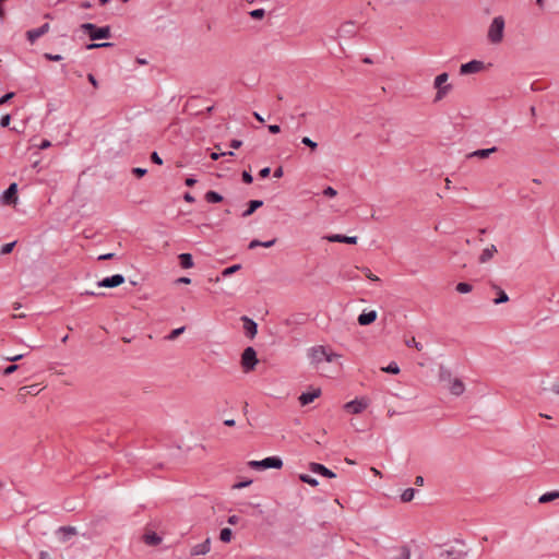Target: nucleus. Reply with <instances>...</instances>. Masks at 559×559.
I'll list each match as a JSON object with an SVG mask.
<instances>
[{
  "label": "nucleus",
  "mask_w": 559,
  "mask_h": 559,
  "mask_svg": "<svg viewBox=\"0 0 559 559\" xmlns=\"http://www.w3.org/2000/svg\"><path fill=\"white\" fill-rule=\"evenodd\" d=\"M185 329H186L185 326H181V328L173 330L169 333V335L167 336V338L170 340V341L176 340L181 333H183Z\"/></svg>",
  "instance_id": "42"
},
{
  "label": "nucleus",
  "mask_w": 559,
  "mask_h": 559,
  "mask_svg": "<svg viewBox=\"0 0 559 559\" xmlns=\"http://www.w3.org/2000/svg\"><path fill=\"white\" fill-rule=\"evenodd\" d=\"M556 499H559V490H554V491H548L546 493H543L539 497L538 502L539 503H548Z\"/></svg>",
  "instance_id": "28"
},
{
  "label": "nucleus",
  "mask_w": 559,
  "mask_h": 559,
  "mask_svg": "<svg viewBox=\"0 0 559 559\" xmlns=\"http://www.w3.org/2000/svg\"><path fill=\"white\" fill-rule=\"evenodd\" d=\"M243 322V331L247 337L253 338L258 333V324L247 316L241 317Z\"/></svg>",
  "instance_id": "12"
},
{
  "label": "nucleus",
  "mask_w": 559,
  "mask_h": 559,
  "mask_svg": "<svg viewBox=\"0 0 559 559\" xmlns=\"http://www.w3.org/2000/svg\"><path fill=\"white\" fill-rule=\"evenodd\" d=\"M257 352L253 347L249 346L245 348L241 354V367L245 372L252 371L258 364Z\"/></svg>",
  "instance_id": "5"
},
{
  "label": "nucleus",
  "mask_w": 559,
  "mask_h": 559,
  "mask_svg": "<svg viewBox=\"0 0 559 559\" xmlns=\"http://www.w3.org/2000/svg\"><path fill=\"white\" fill-rule=\"evenodd\" d=\"M211 549V539L206 538L203 543L193 546L191 549L192 556L206 555Z\"/></svg>",
  "instance_id": "19"
},
{
  "label": "nucleus",
  "mask_w": 559,
  "mask_h": 559,
  "mask_svg": "<svg viewBox=\"0 0 559 559\" xmlns=\"http://www.w3.org/2000/svg\"><path fill=\"white\" fill-rule=\"evenodd\" d=\"M249 14L254 20H261L264 17L265 11H264V9H255V10H252Z\"/></svg>",
  "instance_id": "41"
},
{
  "label": "nucleus",
  "mask_w": 559,
  "mask_h": 559,
  "mask_svg": "<svg viewBox=\"0 0 559 559\" xmlns=\"http://www.w3.org/2000/svg\"><path fill=\"white\" fill-rule=\"evenodd\" d=\"M461 555V552H457L455 550H444L440 554V557L443 559H459Z\"/></svg>",
  "instance_id": "35"
},
{
  "label": "nucleus",
  "mask_w": 559,
  "mask_h": 559,
  "mask_svg": "<svg viewBox=\"0 0 559 559\" xmlns=\"http://www.w3.org/2000/svg\"><path fill=\"white\" fill-rule=\"evenodd\" d=\"M82 31L88 35L91 40L107 39L111 36V29L109 25L97 26L93 23H84L81 25Z\"/></svg>",
  "instance_id": "1"
},
{
  "label": "nucleus",
  "mask_w": 559,
  "mask_h": 559,
  "mask_svg": "<svg viewBox=\"0 0 559 559\" xmlns=\"http://www.w3.org/2000/svg\"><path fill=\"white\" fill-rule=\"evenodd\" d=\"M322 193L324 197L334 198L337 194V191L333 187L329 186L323 190Z\"/></svg>",
  "instance_id": "45"
},
{
  "label": "nucleus",
  "mask_w": 559,
  "mask_h": 559,
  "mask_svg": "<svg viewBox=\"0 0 559 559\" xmlns=\"http://www.w3.org/2000/svg\"><path fill=\"white\" fill-rule=\"evenodd\" d=\"M503 32H504V19L503 16L499 15L493 17L489 29H488V40L491 44H499L503 39Z\"/></svg>",
  "instance_id": "2"
},
{
  "label": "nucleus",
  "mask_w": 559,
  "mask_h": 559,
  "mask_svg": "<svg viewBox=\"0 0 559 559\" xmlns=\"http://www.w3.org/2000/svg\"><path fill=\"white\" fill-rule=\"evenodd\" d=\"M10 122H11V116L10 115H4V116H2L0 118V126L2 128L9 127Z\"/></svg>",
  "instance_id": "52"
},
{
  "label": "nucleus",
  "mask_w": 559,
  "mask_h": 559,
  "mask_svg": "<svg viewBox=\"0 0 559 559\" xmlns=\"http://www.w3.org/2000/svg\"><path fill=\"white\" fill-rule=\"evenodd\" d=\"M309 469L312 473H316V474L321 475L323 477H328V478L336 477V474L333 471L329 469L328 467H325L321 463L311 462L309 464Z\"/></svg>",
  "instance_id": "13"
},
{
  "label": "nucleus",
  "mask_w": 559,
  "mask_h": 559,
  "mask_svg": "<svg viewBox=\"0 0 559 559\" xmlns=\"http://www.w3.org/2000/svg\"><path fill=\"white\" fill-rule=\"evenodd\" d=\"M498 148L496 146H492L490 148H481L474 151L467 155L468 158L471 157H479V158H487L490 156V154L497 152Z\"/></svg>",
  "instance_id": "20"
},
{
  "label": "nucleus",
  "mask_w": 559,
  "mask_h": 559,
  "mask_svg": "<svg viewBox=\"0 0 559 559\" xmlns=\"http://www.w3.org/2000/svg\"><path fill=\"white\" fill-rule=\"evenodd\" d=\"M271 174V168L270 167H264L262 168L260 171H259V176L260 178H267Z\"/></svg>",
  "instance_id": "54"
},
{
  "label": "nucleus",
  "mask_w": 559,
  "mask_h": 559,
  "mask_svg": "<svg viewBox=\"0 0 559 559\" xmlns=\"http://www.w3.org/2000/svg\"><path fill=\"white\" fill-rule=\"evenodd\" d=\"M24 356H25L24 354H20V355H15V356L7 357L5 359H7L8 361L15 362V361L21 360Z\"/></svg>",
  "instance_id": "62"
},
{
  "label": "nucleus",
  "mask_w": 559,
  "mask_h": 559,
  "mask_svg": "<svg viewBox=\"0 0 559 559\" xmlns=\"http://www.w3.org/2000/svg\"><path fill=\"white\" fill-rule=\"evenodd\" d=\"M492 288L497 289V298L493 299V302L496 305H500V304H504L507 301H509V296L507 295V293L501 289L500 287H498L496 284H491Z\"/></svg>",
  "instance_id": "27"
},
{
  "label": "nucleus",
  "mask_w": 559,
  "mask_h": 559,
  "mask_svg": "<svg viewBox=\"0 0 559 559\" xmlns=\"http://www.w3.org/2000/svg\"><path fill=\"white\" fill-rule=\"evenodd\" d=\"M146 173H147V170L145 168H141V167H135L132 169V174L136 178H142Z\"/></svg>",
  "instance_id": "49"
},
{
  "label": "nucleus",
  "mask_w": 559,
  "mask_h": 559,
  "mask_svg": "<svg viewBox=\"0 0 559 559\" xmlns=\"http://www.w3.org/2000/svg\"><path fill=\"white\" fill-rule=\"evenodd\" d=\"M15 245H16V241H12V242L3 245L1 247V249H0V253L1 254H9V253H11L13 248L15 247Z\"/></svg>",
  "instance_id": "39"
},
{
  "label": "nucleus",
  "mask_w": 559,
  "mask_h": 559,
  "mask_svg": "<svg viewBox=\"0 0 559 559\" xmlns=\"http://www.w3.org/2000/svg\"><path fill=\"white\" fill-rule=\"evenodd\" d=\"M337 357H338L337 354L326 352V355H324V360H326L328 362H332Z\"/></svg>",
  "instance_id": "58"
},
{
  "label": "nucleus",
  "mask_w": 559,
  "mask_h": 559,
  "mask_svg": "<svg viewBox=\"0 0 559 559\" xmlns=\"http://www.w3.org/2000/svg\"><path fill=\"white\" fill-rule=\"evenodd\" d=\"M324 355H326L324 346H314L309 350V357L313 364H319L324 360Z\"/></svg>",
  "instance_id": "16"
},
{
  "label": "nucleus",
  "mask_w": 559,
  "mask_h": 559,
  "mask_svg": "<svg viewBox=\"0 0 559 559\" xmlns=\"http://www.w3.org/2000/svg\"><path fill=\"white\" fill-rule=\"evenodd\" d=\"M14 95L15 94L13 92H8L4 95H2L0 97V105H4L5 103H8L10 99L14 97Z\"/></svg>",
  "instance_id": "50"
},
{
  "label": "nucleus",
  "mask_w": 559,
  "mask_h": 559,
  "mask_svg": "<svg viewBox=\"0 0 559 559\" xmlns=\"http://www.w3.org/2000/svg\"><path fill=\"white\" fill-rule=\"evenodd\" d=\"M142 540L147 546H158L162 543L163 538L156 532L152 530H146L142 536Z\"/></svg>",
  "instance_id": "14"
},
{
  "label": "nucleus",
  "mask_w": 559,
  "mask_h": 559,
  "mask_svg": "<svg viewBox=\"0 0 559 559\" xmlns=\"http://www.w3.org/2000/svg\"><path fill=\"white\" fill-rule=\"evenodd\" d=\"M204 199L209 203H219L224 200L223 195L214 190H210L205 193Z\"/></svg>",
  "instance_id": "29"
},
{
  "label": "nucleus",
  "mask_w": 559,
  "mask_h": 559,
  "mask_svg": "<svg viewBox=\"0 0 559 559\" xmlns=\"http://www.w3.org/2000/svg\"><path fill=\"white\" fill-rule=\"evenodd\" d=\"M197 182L198 180L193 177H188L185 181L187 187H193Z\"/></svg>",
  "instance_id": "64"
},
{
  "label": "nucleus",
  "mask_w": 559,
  "mask_h": 559,
  "mask_svg": "<svg viewBox=\"0 0 559 559\" xmlns=\"http://www.w3.org/2000/svg\"><path fill=\"white\" fill-rule=\"evenodd\" d=\"M484 69H485V64L483 61L471 60L466 63L461 64L460 74L461 75L474 74V73L480 72Z\"/></svg>",
  "instance_id": "6"
},
{
  "label": "nucleus",
  "mask_w": 559,
  "mask_h": 559,
  "mask_svg": "<svg viewBox=\"0 0 559 559\" xmlns=\"http://www.w3.org/2000/svg\"><path fill=\"white\" fill-rule=\"evenodd\" d=\"M383 372L397 374L400 372V367L395 361H391L386 367L381 368Z\"/></svg>",
  "instance_id": "32"
},
{
  "label": "nucleus",
  "mask_w": 559,
  "mask_h": 559,
  "mask_svg": "<svg viewBox=\"0 0 559 559\" xmlns=\"http://www.w3.org/2000/svg\"><path fill=\"white\" fill-rule=\"evenodd\" d=\"M497 252V247L495 245H491L490 247L488 248H485L480 255H479V262L480 263H486L488 262L492 257L493 254Z\"/></svg>",
  "instance_id": "23"
},
{
  "label": "nucleus",
  "mask_w": 559,
  "mask_h": 559,
  "mask_svg": "<svg viewBox=\"0 0 559 559\" xmlns=\"http://www.w3.org/2000/svg\"><path fill=\"white\" fill-rule=\"evenodd\" d=\"M449 74L447 72L440 73L435 78L433 87L437 88V93L433 102L438 103L445 97V95L452 90V84H447Z\"/></svg>",
  "instance_id": "3"
},
{
  "label": "nucleus",
  "mask_w": 559,
  "mask_h": 559,
  "mask_svg": "<svg viewBox=\"0 0 559 559\" xmlns=\"http://www.w3.org/2000/svg\"><path fill=\"white\" fill-rule=\"evenodd\" d=\"M183 200H185L186 202H189V203H193V202H195V198H194L191 193H189V192H186V193L183 194Z\"/></svg>",
  "instance_id": "63"
},
{
  "label": "nucleus",
  "mask_w": 559,
  "mask_h": 559,
  "mask_svg": "<svg viewBox=\"0 0 559 559\" xmlns=\"http://www.w3.org/2000/svg\"><path fill=\"white\" fill-rule=\"evenodd\" d=\"M233 538V531L228 527H224L221 530V533H219V539L223 542V543H229Z\"/></svg>",
  "instance_id": "30"
},
{
  "label": "nucleus",
  "mask_w": 559,
  "mask_h": 559,
  "mask_svg": "<svg viewBox=\"0 0 559 559\" xmlns=\"http://www.w3.org/2000/svg\"><path fill=\"white\" fill-rule=\"evenodd\" d=\"M415 492L416 490L414 488H407L403 491V493L401 495V500L403 502H409L413 500L414 496H415Z\"/></svg>",
  "instance_id": "33"
},
{
  "label": "nucleus",
  "mask_w": 559,
  "mask_h": 559,
  "mask_svg": "<svg viewBox=\"0 0 559 559\" xmlns=\"http://www.w3.org/2000/svg\"><path fill=\"white\" fill-rule=\"evenodd\" d=\"M267 129L272 134H277L281 132V127L278 124H270Z\"/></svg>",
  "instance_id": "56"
},
{
  "label": "nucleus",
  "mask_w": 559,
  "mask_h": 559,
  "mask_svg": "<svg viewBox=\"0 0 559 559\" xmlns=\"http://www.w3.org/2000/svg\"><path fill=\"white\" fill-rule=\"evenodd\" d=\"M44 58L46 60H49V61H60V60H62V56L61 55H52L50 52L44 53Z\"/></svg>",
  "instance_id": "48"
},
{
  "label": "nucleus",
  "mask_w": 559,
  "mask_h": 559,
  "mask_svg": "<svg viewBox=\"0 0 559 559\" xmlns=\"http://www.w3.org/2000/svg\"><path fill=\"white\" fill-rule=\"evenodd\" d=\"M357 34V25L354 21H346L338 28V35L342 37L352 38Z\"/></svg>",
  "instance_id": "11"
},
{
  "label": "nucleus",
  "mask_w": 559,
  "mask_h": 559,
  "mask_svg": "<svg viewBox=\"0 0 559 559\" xmlns=\"http://www.w3.org/2000/svg\"><path fill=\"white\" fill-rule=\"evenodd\" d=\"M87 80L88 82L95 87L97 88L98 87V81L96 80V78L92 74V73H88L87 74Z\"/></svg>",
  "instance_id": "57"
},
{
  "label": "nucleus",
  "mask_w": 559,
  "mask_h": 559,
  "mask_svg": "<svg viewBox=\"0 0 559 559\" xmlns=\"http://www.w3.org/2000/svg\"><path fill=\"white\" fill-rule=\"evenodd\" d=\"M377 311L374 310H370L368 312H362L358 316V324L359 325H362V326H366V325H369L371 323H373L376 320H377Z\"/></svg>",
  "instance_id": "18"
},
{
  "label": "nucleus",
  "mask_w": 559,
  "mask_h": 559,
  "mask_svg": "<svg viewBox=\"0 0 559 559\" xmlns=\"http://www.w3.org/2000/svg\"><path fill=\"white\" fill-rule=\"evenodd\" d=\"M299 479L305 483V484H308L312 487H317L319 485V481L312 477L311 475L309 474H300L299 475Z\"/></svg>",
  "instance_id": "31"
},
{
  "label": "nucleus",
  "mask_w": 559,
  "mask_h": 559,
  "mask_svg": "<svg viewBox=\"0 0 559 559\" xmlns=\"http://www.w3.org/2000/svg\"><path fill=\"white\" fill-rule=\"evenodd\" d=\"M330 242H341L355 245L357 243L358 238L356 236H346L341 234H334L325 237Z\"/></svg>",
  "instance_id": "15"
},
{
  "label": "nucleus",
  "mask_w": 559,
  "mask_h": 559,
  "mask_svg": "<svg viewBox=\"0 0 559 559\" xmlns=\"http://www.w3.org/2000/svg\"><path fill=\"white\" fill-rule=\"evenodd\" d=\"M406 345L408 347L414 346L418 352L423 349V345L418 342H416L415 337H412L409 341H406Z\"/></svg>",
  "instance_id": "47"
},
{
  "label": "nucleus",
  "mask_w": 559,
  "mask_h": 559,
  "mask_svg": "<svg viewBox=\"0 0 559 559\" xmlns=\"http://www.w3.org/2000/svg\"><path fill=\"white\" fill-rule=\"evenodd\" d=\"M225 155H229V156H233L234 155V152H227V153H212L211 154V158L213 160H217L219 158V156H225Z\"/></svg>",
  "instance_id": "55"
},
{
  "label": "nucleus",
  "mask_w": 559,
  "mask_h": 559,
  "mask_svg": "<svg viewBox=\"0 0 559 559\" xmlns=\"http://www.w3.org/2000/svg\"><path fill=\"white\" fill-rule=\"evenodd\" d=\"M58 534H62V542H67L70 536L76 535V528L74 526H60L58 528Z\"/></svg>",
  "instance_id": "25"
},
{
  "label": "nucleus",
  "mask_w": 559,
  "mask_h": 559,
  "mask_svg": "<svg viewBox=\"0 0 559 559\" xmlns=\"http://www.w3.org/2000/svg\"><path fill=\"white\" fill-rule=\"evenodd\" d=\"M19 369V366L15 365V364H11L9 366H7L3 371H2V374L3 376H10L12 373H14L16 370Z\"/></svg>",
  "instance_id": "43"
},
{
  "label": "nucleus",
  "mask_w": 559,
  "mask_h": 559,
  "mask_svg": "<svg viewBox=\"0 0 559 559\" xmlns=\"http://www.w3.org/2000/svg\"><path fill=\"white\" fill-rule=\"evenodd\" d=\"M242 145V142L240 140L234 139L230 141V147L231 148H239Z\"/></svg>",
  "instance_id": "60"
},
{
  "label": "nucleus",
  "mask_w": 559,
  "mask_h": 559,
  "mask_svg": "<svg viewBox=\"0 0 559 559\" xmlns=\"http://www.w3.org/2000/svg\"><path fill=\"white\" fill-rule=\"evenodd\" d=\"M368 407V402L364 399H355L350 402H347L344 405V409L350 414H360Z\"/></svg>",
  "instance_id": "8"
},
{
  "label": "nucleus",
  "mask_w": 559,
  "mask_h": 559,
  "mask_svg": "<svg viewBox=\"0 0 559 559\" xmlns=\"http://www.w3.org/2000/svg\"><path fill=\"white\" fill-rule=\"evenodd\" d=\"M151 160H152V163L157 164V165H162V164H163V159H162V157L158 155V153H157V152H153V153L151 154Z\"/></svg>",
  "instance_id": "53"
},
{
  "label": "nucleus",
  "mask_w": 559,
  "mask_h": 559,
  "mask_svg": "<svg viewBox=\"0 0 559 559\" xmlns=\"http://www.w3.org/2000/svg\"><path fill=\"white\" fill-rule=\"evenodd\" d=\"M241 178H242V181H243L245 183H247V185H250V183H252V181H253V177H252V175H251L249 171H247V170H243V171H242V174H241Z\"/></svg>",
  "instance_id": "46"
},
{
  "label": "nucleus",
  "mask_w": 559,
  "mask_h": 559,
  "mask_svg": "<svg viewBox=\"0 0 559 559\" xmlns=\"http://www.w3.org/2000/svg\"><path fill=\"white\" fill-rule=\"evenodd\" d=\"M439 378L440 381H451V371L444 367H440Z\"/></svg>",
  "instance_id": "37"
},
{
  "label": "nucleus",
  "mask_w": 559,
  "mask_h": 559,
  "mask_svg": "<svg viewBox=\"0 0 559 559\" xmlns=\"http://www.w3.org/2000/svg\"><path fill=\"white\" fill-rule=\"evenodd\" d=\"M252 483L251 479L242 480L233 486L234 489H242L248 487Z\"/></svg>",
  "instance_id": "51"
},
{
  "label": "nucleus",
  "mask_w": 559,
  "mask_h": 559,
  "mask_svg": "<svg viewBox=\"0 0 559 559\" xmlns=\"http://www.w3.org/2000/svg\"><path fill=\"white\" fill-rule=\"evenodd\" d=\"M276 242V239H271V240H267V241H261V240H258V239H253L249 242V246L248 248L249 249H255L257 247H264V248H271L275 245Z\"/></svg>",
  "instance_id": "26"
},
{
  "label": "nucleus",
  "mask_w": 559,
  "mask_h": 559,
  "mask_svg": "<svg viewBox=\"0 0 559 559\" xmlns=\"http://www.w3.org/2000/svg\"><path fill=\"white\" fill-rule=\"evenodd\" d=\"M464 390H465V385L464 383L462 382V380L460 379H454L451 381V385H450V392L455 395V396H460L464 393Z\"/></svg>",
  "instance_id": "21"
},
{
  "label": "nucleus",
  "mask_w": 559,
  "mask_h": 559,
  "mask_svg": "<svg viewBox=\"0 0 559 559\" xmlns=\"http://www.w3.org/2000/svg\"><path fill=\"white\" fill-rule=\"evenodd\" d=\"M301 143L306 146H308L311 151H316L318 148V143L312 141L310 138L308 136H304L301 139Z\"/></svg>",
  "instance_id": "38"
},
{
  "label": "nucleus",
  "mask_w": 559,
  "mask_h": 559,
  "mask_svg": "<svg viewBox=\"0 0 559 559\" xmlns=\"http://www.w3.org/2000/svg\"><path fill=\"white\" fill-rule=\"evenodd\" d=\"M263 205L262 200H251L248 202L247 210L241 214L242 217H248L252 215L258 209Z\"/></svg>",
  "instance_id": "22"
},
{
  "label": "nucleus",
  "mask_w": 559,
  "mask_h": 559,
  "mask_svg": "<svg viewBox=\"0 0 559 559\" xmlns=\"http://www.w3.org/2000/svg\"><path fill=\"white\" fill-rule=\"evenodd\" d=\"M473 289V286L469 284V283H466V282H460L457 285H456V290L460 293V294H467V293H471Z\"/></svg>",
  "instance_id": "34"
},
{
  "label": "nucleus",
  "mask_w": 559,
  "mask_h": 559,
  "mask_svg": "<svg viewBox=\"0 0 559 559\" xmlns=\"http://www.w3.org/2000/svg\"><path fill=\"white\" fill-rule=\"evenodd\" d=\"M227 522H228V524H230V525H236V524H238V522H239V516H237V515H230V516H228Z\"/></svg>",
  "instance_id": "61"
},
{
  "label": "nucleus",
  "mask_w": 559,
  "mask_h": 559,
  "mask_svg": "<svg viewBox=\"0 0 559 559\" xmlns=\"http://www.w3.org/2000/svg\"><path fill=\"white\" fill-rule=\"evenodd\" d=\"M411 557V550L407 546H402L400 548V555L396 557V559H409Z\"/></svg>",
  "instance_id": "40"
},
{
  "label": "nucleus",
  "mask_w": 559,
  "mask_h": 559,
  "mask_svg": "<svg viewBox=\"0 0 559 559\" xmlns=\"http://www.w3.org/2000/svg\"><path fill=\"white\" fill-rule=\"evenodd\" d=\"M321 394L320 389H314L311 392H302L300 396L298 397V401L300 405L306 406L310 403H312L317 397H319Z\"/></svg>",
  "instance_id": "17"
},
{
  "label": "nucleus",
  "mask_w": 559,
  "mask_h": 559,
  "mask_svg": "<svg viewBox=\"0 0 559 559\" xmlns=\"http://www.w3.org/2000/svg\"><path fill=\"white\" fill-rule=\"evenodd\" d=\"M17 200V183L12 182L2 193L1 201L3 204L11 205Z\"/></svg>",
  "instance_id": "7"
},
{
  "label": "nucleus",
  "mask_w": 559,
  "mask_h": 559,
  "mask_svg": "<svg viewBox=\"0 0 559 559\" xmlns=\"http://www.w3.org/2000/svg\"><path fill=\"white\" fill-rule=\"evenodd\" d=\"M249 466L253 469H280L283 466V461L278 456H267L261 461H250Z\"/></svg>",
  "instance_id": "4"
},
{
  "label": "nucleus",
  "mask_w": 559,
  "mask_h": 559,
  "mask_svg": "<svg viewBox=\"0 0 559 559\" xmlns=\"http://www.w3.org/2000/svg\"><path fill=\"white\" fill-rule=\"evenodd\" d=\"M283 174H284L283 167H282V166H280V167H277V168L274 170V173H273V177H274V178H277V179H278V178H282V177H283Z\"/></svg>",
  "instance_id": "59"
},
{
  "label": "nucleus",
  "mask_w": 559,
  "mask_h": 559,
  "mask_svg": "<svg viewBox=\"0 0 559 559\" xmlns=\"http://www.w3.org/2000/svg\"><path fill=\"white\" fill-rule=\"evenodd\" d=\"M179 264L182 269H190L193 266V258L190 253H180L178 255Z\"/></svg>",
  "instance_id": "24"
},
{
  "label": "nucleus",
  "mask_w": 559,
  "mask_h": 559,
  "mask_svg": "<svg viewBox=\"0 0 559 559\" xmlns=\"http://www.w3.org/2000/svg\"><path fill=\"white\" fill-rule=\"evenodd\" d=\"M112 43H100V44H88L86 46V49H95V48H106V47H112Z\"/></svg>",
  "instance_id": "44"
},
{
  "label": "nucleus",
  "mask_w": 559,
  "mask_h": 559,
  "mask_svg": "<svg viewBox=\"0 0 559 559\" xmlns=\"http://www.w3.org/2000/svg\"><path fill=\"white\" fill-rule=\"evenodd\" d=\"M124 276L121 274H115L103 278L97 283L99 287L114 288L124 283Z\"/></svg>",
  "instance_id": "9"
},
{
  "label": "nucleus",
  "mask_w": 559,
  "mask_h": 559,
  "mask_svg": "<svg viewBox=\"0 0 559 559\" xmlns=\"http://www.w3.org/2000/svg\"><path fill=\"white\" fill-rule=\"evenodd\" d=\"M241 269V265L240 264H234V265H230L226 269H224L222 271V276L223 277H227V276H230L231 274L236 273L238 270Z\"/></svg>",
  "instance_id": "36"
},
{
  "label": "nucleus",
  "mask_w": 559,
  "mask_h": 559,
  "mask_svg": "<svg viewBox=\"0 0 559 559\" xmlns=\"http://www.w3.org/2000/svg\"><path fill=\"white\" fill-rule=\"evenodd\" d=\"M49 23H45L37 28H33L26 32V38L31 44H34L39 37L44 36L49 32Z\"/></svg>",
  "instance_id": "10"
}]
</instances>
